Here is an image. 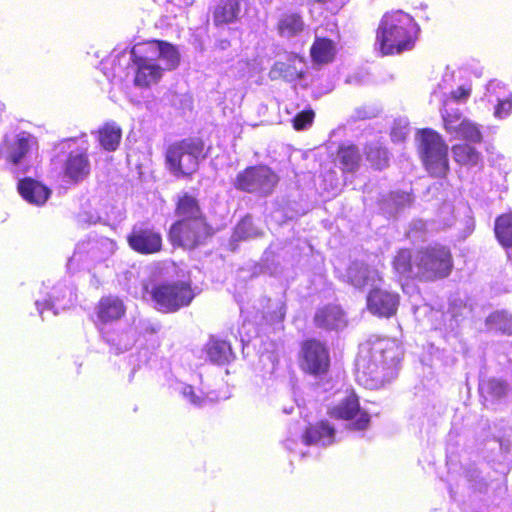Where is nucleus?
<instances>
[{
  "label": "nucleus",
  "instance_id": "e433bc0d",
  "mask_svg": "<svg viewBox=\"0 0 512 512\" xmlns=\"http://www.w3.org/2000/svg\"><path fill=\"white\" fill-rule=\"evenodd\" d=\"M454 134L468 143H481L483 141L480 126L468 118H466Z\"/></svg>",
  "mask_w": 512,
  "mask_h": 512
},
{
  "label": "nucleus",
  "instance_id": "20e7f679",
  "mask_svg": "<svg viewBox=\"0 0 512 512\" xmlns=\"http://www.w3.org/2000/svg\"><path fill=\"white\" fill-rule=\"evenodd\" d=\"M208 147L200 136H189L170 143L164 153L169 172L177 178L191 179L200 162L208 155Z\"/></svg>",
  "mask_w": 512,
  "mask_h": 512
},
{
  "label": "nucleus",
  "instance_id": "6e6552de",
  "mask_svg": "<svg viewBox=\"0 0 512 512\" xmlns=\"http://www.w3.org/2000/svg\"><path fill=\"white\" fill-rule=\"evenodd\" d=\"M215 230L208 218L175 220L168 230V240L173 247L192 251L205 245Z\"/></svg>",
  "mask_w": 512,
  "mask_h": 512
},
{
  "label": "nucleus",
  "instance_id": "7ed1b4c3",
  "mask_svg": "<svg viewBox=\"0 0 512 512\" xmlns=\"http://www.w3.org/2000/svg\"><path fill=\"white\" fill-rule=\"evenodd\" d=\"M420 28L415 19L402 10L386 12L375 31L376 44L383 55H398L412 50Z\"/></svg>",
  "mask_w": 512,
  "mask_h": 512
},
{
  "label": "nucleus",
  "instance_id": "aec40b11",
  "mask_svg": "<svg viewBox=\"0 0 512 512\" xmlns=\"http://www.w3.org/2000/svg\"><path fill=\"white\" fill-rule=\"evenodd\" d=\"M17 189L23 199L34 205H43L51 194L46 185L29 177L19 180Z\"/></svg>",
  "mask_w": 512,
  "mask_h": 512
},
{
  "label": "nucleus",
  "instance_id": "f257e3e1",
  "mask_svg": "<svg viewBox=\"0 0 512 512\" xmlns=\"http://www.w3.org/2000/svg\"><path fill=\"white\" fill-rule=\"evenodd\" d=\"M403 352L391 338L368 339L359 346L355 361L358 382L368 389H379L397 369Z\"/></svg>",
  "mask_w": 512,
  "mask_h": 512
},
{
  "label": "nucleus",
  "instance_id": "6ab92c4d",
  "mask_svg": "<svg viewBox=\"0 0 512 512\" xmlns=\"http://www.w3.org/2000/svg\"><path fill=\"white\" fill-rule=\"evenodd\" d=\"M174 215L176 220L205 219L199 199L188 192H182L175 199Z\"/></svg>",
  "mask_w": 512,
  "mask_h": 512
},
{
  "label": "nucleus",
  "instance_id": "9b49d317",
  "mask_svg": "<svg viewBox=\"0 0 512 512\" xmlns=\"http://www.w3.org/2000/svg\"><path fill=\"white\" fill-rule=\"evenodd\" d=\"M126 241L129 248L140 255L157 254L163 249L161 232L148 221L133 225Z\"/></svg>",
  "mask_w": 512,
  "mask_h": 512
},
{
  "label": "nucleus",
  "instance_id": "f3484780",
  "mask_svg": "<svg viewBox=\"0 0 512 512\" xmlns=\"http://www.w3.org/2000/svg\"><path fill=\"white\" fill-rule=\"evenodd\" d=\"M124 301L116 295L102 296L95 306L96 324L108 325L121 320L126 314Z\"/></svg>",
  "mask_w": 512,
  "mask_h": 512
},
{
  "label": "nucleus",
  "instance_id": "4468645a",
  "mask_svg": "<svg viewBox=\"0 0 512 512\" xmlns=\"http://www.w3.org/2000/svg\"><path fill=\"white\" fill-rule=\"evenodd\" d=\"M91 161L86 149L71 151L65 157L61 174L63 179L72 185L86 180L91 174Z\"/></svg>",
  "mask_w": 512,
  "mask_h": 512
},
{
  "label": "nucleus",
  "instance_id": "423d86ee",
  "mask_svg": "<svg viewBox=\"0 0 512 512\" xmlns=\"http://www.w3.org/2000/svg\"><path fill=\"white\" fill-rule=\"evenodd\" d=\"M154 308L163 314H174L189 307L196 297L191 281H162L145 285Z\"/></svg>",
  "mask_w": 512,
  "mask_h": 512
},
{
  "label": "nucleus",
  "instance_id": "1a4fd4ad",
  "mask_svg": "<svg viewBox=\"0 0 512 512\" xmlns=\"http://www.w3.org/2000/svg\"><path fill=\"white\" fill-rule=\"evenodd\" d=\"M280 178L268 165L256 164L237 173L233 187L241 192L266 198L274 193Z\"/></svg>",
  "mask_w": 512,
  "mask_h": 512
},
{
  "label": "nucleus",
  "instance_id": "ea45409f",
  "mask_svg": "<svg viewBox=\"0 0 512 512\" xmlns=\"http://www.w3.org/2000/svg\"><path fill=\"white\" fill-rule=\"evenodd\" d=\"M512 110V100L505 99L498 102L495 108V115L497 117H504Z\"/></svg>",
  "mask_w": 512,
  "mask_h": 512
},
{
  "label": "nucleus",
  "instance_id": "a878e982",
  "mask_svg": "<svg viewBox=\"0 0 512 512\" xmlns=\"http://www.w3.org/2000/svg\"><path fill=\"white\" fill-rule=\"evenodd\" d=\"M30 150L29 138L23 134L17 135L12 140L4 141L3 155L6 161L18 165L23 161Z\"/></svg>",
  "mask_w": 512,
  "mask_h": 512
},
{
  "label": "nucleus",
  "instance_id": "393cba45",
  "mask_svg": "<svg viewBox=\"0 0 512 512\" xmlns=\"http://www.w3.org/2000/svg\"><path fill=\"white\" fill-rule=\"evenodd\" d=\"M335 429L327 421H319L309 424L303 435L302 440L305 445H313L319 442L330 444L333 442Z\"/></svg>",
  "mask_w": 512,
  "mask_h": 512
},
{
  "label": "nucleus",
  "instance_id": "473e14b6",
  "mask_svg": "<svg viewBox=\"0 0 512 512\" xmlns=\"http://www.w3.org/2000/svg\"><path fill=\"white\" fill-rule=\"evenodd\" d=\"M441 118L443 129L448 134H454L461 124L466 120V117L458 108L449 106V99L444 98L443 108L441 110Z\"/></svg>",
  "mask_w": 512,
  "mask_h": 512
},
{
  "label": "nucleus",
  "instance_id": "dca6fc26",
  "mask_svg": "<svg viewBox=\"0 0 512 512\" xmlns=\"http://www.w3.org/2000/svg\"><path fill=\"white\" fill-rule=\"evenodd\" d=\"M314 325L324 331H337L347 326L346 313L339 304L328 303L319 307L313 317Z\"/></svg>",
  "mask_w": 512,
  "mask_h": 512
},
{
  "label": "nucleus",
  "instance_id": "4c0bfd02",
  "mask_svg": "<svg viewBox=\"0 0 512 512\" xmlns=\"http://www.w3.org/2000/svg\"><path fill=\"white\" fill-rule=\"evenodd\" d=\"M315 118V112L311 109H305L297 113L292 119V126L296 131H301L311 126Z\"/></svg>",
  "mask_w": 512,
  "mask_h": 512
},
{
  "label": "nucleus",
  "instance_id": "cd10ccee",
  "mask_svg": "<svg viewBox=\"0 0 512 512\" xmlns=\"http://www.w3.org/2000/svg\"><path fill=\"white\" fill-rule=\"evenodd\" d=\"M204 350L209 360L219 365L229 362L233 356L230 343L223 339L210 338Z\"/></svg>",
  "mask_w": 512,
  "mask_h": 512
},
{
  "label": "nucleus",
  "instance_id": "a211bd4d",
  "mask_svg": "<svg viewBox=\"0 0 512 512\" xmlns=\"http://www.w3.org/2000/svg\"><path fill=\"white\" fill-rule=\"evenodd\" d=\"M306 28L303 15L297 11H287L281 14L275 24L277 35L283 39L298 38L304 34Z\"/></svg>",
  "mask_w": 512,
  "mask_h": 512
},
{
  "label": "nucleus",
  "instance_id": "5701e85b",
  "mask_svg": "<svg viewBox=\"0 0 512 512\" xmlns=\"http://www.w3.org/2000/svg\"><path fill=\"white\" fill-rule=\"evenodd\" d=\"M241 0H219L212 10L213 23L216 27L229 25L239 19Z\"/></svg>",
  "mask_w": 512,
  "mask_h": 512
},
{
  "label": "nucleus",
  "instance_id": "58836bf2",
  "mask_svg": "<svg viewBox=\"0 0 512 512\" xmlns=\"http://www.w3.org/2000/svg\"><path fill=\"white\" fill-rule=\"evenodd\" d=\"M471 94V88H467L464 86H459L456 90L452 91L445 98L449 99V106H451V102H463L465 101Z\"/></svg>",
  "mask_w": 512,
  "mask_h": 512
},
{
  "label": "nucleus",
  "instance_id": "b1692460",
  "mask_svg": "<svg viewBox=\"0 0 512 512\" xmlns=\"http://www.w3.org/2000/svg\"><path fill=\"white\" fill-rule=\"evenodd\" d=\"M335 164H338L343 173H354L361 164L359 147L353 143H342L336 151Z\"/></svg>",
  "mask_w": 512,
  "mask_h": 512
},
{
  "label": "nucleus",
  "instance_id": "a19ab883",
  "mask_svg": "<svg viewBox=\"0 0 512 512\" xmlns=\"http://www.w3.org/2000/svg\"><path fill=\"white\" fill-rule=\"evenodd\" d=\"M160 329V326H157V325H150L146 328V332L147 333H150V334H153V333H157Z\"/></svg>",
  "mask_w": 512,
  "mask_h": 512
},
{
  "label": "nucleus",
  "instance_id": "4be33fe9",
  "mask_svg": "<svg viewBox=\"0 0 512 512\" xmlns=\"http://www.w3.org/2000/svg\"><path fill=\"white\" fill-rule=\"evenodd\" d=\"M311 61L319 66L327 65L334 61L337 54L336 43L322 36H315L309 50Z\"/></svg>",
  "mask_w": 512,
  "mask_h": 512
},
{
  "label": "nucleus",
  "instance_id": "f8f14e48",
  "mask_svg": "<svg viewBox=\"0 0 512 512\" xmlns=\"http://www.w3.org/2000/svg\"><path fill=\"white\" fill-rule=\"evenodd\" d=\"M328 415L337 420L351 421L350 429L357 431L368 429L371 422L370 414L360 407L359 397L354 392L330 408Z\"/></svg>",
  "mask_w": 512,
  "mask_h": 512
},
{
  "label": "nucleus",
  "instance_id": "c85d7f7f",
  "mask_svg": "<svg viewBox=\"0 0 512 512\" xmlns=\"http://www.w3.org/2000/svg\"><path fill=\"white\" fill-rule=\"evenodd\" d=\"M479 394L484 406L503 399L507 394V386L497 379L484 380L479 384Z\"/></svg>",
  "mask_w": 512,
  "mask_h": 512
},
{
  "label": "nucleus",
  "instance_id": "2f4dec72",
  "mask_svg": "<svg viewBox=\"0 0 512 512\" xmlns=\"http://www.w3.org/2000/svg\"><path fill=\"white\" fill-rule=\"evenodd\" d=\"M485 324L490 331L512 336V314L507 310H495L485 319Z\"/></svg>",
  "mask_w": 512,
  "mask_h": 512
},
{
  "label": "nucleus",
  "instance_id": "ddd939ff",
  "mask_svg": "<svg viewBox=\"0 0 512 512\" xmlns=\"http://www.w3.org/2000/svg\"><path fill=\"white\" fill-rule=\"evenodd\" d=\"M401 302L398 292L380 286L372 287L366 296V308L370 314L378 318L395 317Z\"/></svg>",
  "mask_w": 512,
  "mask_h": 512
},
{
  "label": "nucleus",
  "instance_id": "c756f323",
  "mask_svg": "<svg viewBox=\"0 0 512 512\" xmlns=\"http://www.w3.org/2000/svg\"><path fill=\"white\" fill-rule=\"evenodd\" d=\"M454 161L466 167L477 166L482 162L481 153L471 143H458L451 148Z\"/></svg>",
  "mask_w": 512,
  "mask_h": 512
},
{
  "label": "nucleus",
  "instance_id": "2eb2a0df",
  "mask_svg": "<svg viewBox=\"0 0 512 512\" xmlns=\"http://www.w3.org/2000/svg\"><path fill=\"white\" fill-rule=\"evenodd\" d=\"M307 74L305 58L297 53H291L285 60L276 61L269 71L272 80L298 82L304 80Z\"/></svg>",
  "mask_w": 512,
  "mask_h": 512
},
{
  "label": "nucleus",
  "instance_id": "412c9836",
  "mask_svg": "<svg viewBox=\"0 0 512 512\" xmlns=\"http://www.w3.org/2000/svg\"><path fill=\"white\" fill-rule=\"evenodd\" d=\"M391 266L396 275L405 280H417L415 256L408 247L399 248L391 260Z\"/></svg>",
  "mask_w": 512,
  "mask_h": 512
},
{
  "label": "nucleus",
  "instance_id": "0eeeda50",
  "mask_svg": "<svg viewBox=\"0 0 512 512\" xmlns=\"http://www.w3.org/2000/svg\"><path fill=\"white\" fill-rule=\"evenodd\" d=\"M453 265V255L447 245L433 243L416 251V278L420 282H433L448 277Z\"/></svg>",
  "mask_w": 512,
  "mask_h": 512
},
{
  "label": "nucleus",
  "instance_id": "c9c22d12",
  "mask_svg": "<svg viewBox=\"0 0 512 512\" xmlns=\"http://www.w3.org/2000/svg\"><path fill=\"white\" fill-rule=\"evenodd\" d=\"M233 234L236 240L241 241L249 238L260 237L263 235V232L254 225L252 216L247 214L236 224Z\"/></svg>",
  "mask_w": 512,
  "mask_h": 512
},
{
  "label": "nucleus",
  "instance_id": "72a5a7b5",
  "mask_svg": "<svg viewBox=\"0 0 512 512\" xmlns=\"http://www.w3.org/2000/svg\"><path fill=\"white\" fill-rule=\"evenodd\" d=\"M371 269L363 262H353L347 268V280L357 289H363L371 280Z\"/></svg>",
  "mask_w": 512,
  "mask_h": 512
},
{
  "label": "nucleus",
  "instance_id": "79ce46f5",
  "mask_svg": "<svg viewBox=\"0 0 512 512\" xmlns=\"http://www.w3.org/2000/svg\"><path fill=\"white\" fill-rule=\"evenodd\" d=\"M220 44H221V48H225L230 45V41L227 39H224V40L220 41Z\"/></svg>",
  "mask_w": 512,
  "mask_h": 512
},
{
  "label": "nucleus",
  "instance_id": "9d476101",
  "mask_svg": "<svg viewBox=\"0 0 512 512\" xmlns=\"http://www.w3.org/2000/svg\"><path fill=\"white\" fill-rule=\"evenodd\" d=\"M300 370L314 377H321L330 371L331 357L327 344L311 337L300 342L297 355Z\"/></svg>",
  "mask_w": 512,
  "mask_h": 512
},
{
  "label": "nucleus",
  "instance_id": "7c9ffc66",
  "mask_svg": "<svg viewBox=\"0 0 512 512\" xmlns=\"http://www.w3.org/2000/svg\"><path fill=\"white\" fill-rule=\"evenodd\" d=\"M364 156L373 170L382 171L389 167V151L379 143L367 144L364 147Z\"/></svg>",
  "mask_w": 512,
  "mask_h": 512
},
{
  "label": "nucleus",
  "instance_id": "bb28decb",
  "mask_svg": "<svg viewBox=\"0 0 512 512\" xmlns=\"http://www.w3.org/2000/svg\"><path fill=\"white\" fill-rule=\"evenodd\" d=\"M100 146L109 152L115 151L121 142L122 129L114 122H106L96 131Z\"/></svg>",
  "mask_w": 512,
  "mask_h": 512
},
{
  "label": "nucleus",
  "instance_id": "f704fd0d",
  "mask_svg": "<svg viewBox=\"0 0 512 512\" xmlns=\"http://www.w3.org/2000/svg\"><path fill=\"white\" fill-rule=\"evenodd\" d=\"M494 232L502 247L512 248V213H505L496 218Z\"/></svg>",
  "mask_w": 512,
  "mask_h": 512
},
{
  "label": "nucleus",
  "instance_id": "39448f33",
  "mask_svg": "<svg viewBox=\"0 0 512 512\" xmlns=\"http://www.w3.org/2000/svg\"><path fill=\"white\" fill-rule=\"evenodd\" d=\"M419 159L433 178H446L449 171V147L440 133L432 128H422L416 133Z\"/></svg>",
  "mask_w": 512,
  "mask_h": 512
},
{
  "label": "nucleus",
  "instance_id": "f03ea898",
  "mask_svg": "<svg viewBox=\"0 0 512 512\" xmlns=\"http://www.w3.org/2000/svg\"><path fill=\"white\" fill-rule=\"evenodd\" d=\"M166 61V69H175L180 62V55L174 45L162 40H148L137 43L131 49V61L136 66L133 83L139 88H149L162 78L164 68L158 60Z\"/></svg>",
  "mask_w": 512,
  "mask_h": 512
}]
</instances>
